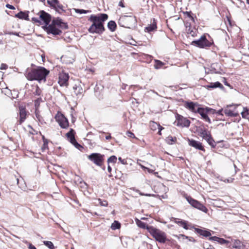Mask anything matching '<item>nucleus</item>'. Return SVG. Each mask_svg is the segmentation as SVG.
<instances>
[{"label": "nucleus", "instance_id": "1", "mask_svg": "<svg viewBox=\"0 0 249 249\" xmlns=\"http://www.w3.org/2000/svg\"><path fill=\"white\" fill-rule=\"evenodd\" d=\"M107 18L108 16L106 14L91 15L89 20L92 22V24L89 28V32L91 34H102L105 30L103 22L107 20Z\"/></svg>", "mask_w": 249, "mask_h": 249}, {"label": "nucleus", "instance_id": "2", "mask_svg": "<svg viewBox=\"0 0 249 249\" xmlns=\"http://www.w3.org/2000/svg\"><path fill=\"white\" fill-rule=\"evenodd\" d=\"M49 71L43 67H40L37 69H33L26 73V78L30 81L37 80L39 82L43 80L46 81V77Z\"/></svg>", "mask_w": 249, "mask_h": 249}, {"label": "nucleus", "instance_id": "3", "mask_svg": "<svg viewBox=\"0 0 249 249\" xmlns=\"http://www.w3.org/2000/svg\"><path fill=\"white\" fill-rule=\"evenodd\" d=\"M147 230L157 241L161 243H164L166 241V234L164 231L154 227H147Z\"/></svg>", "mask_w": 249, "mask_h": 249}, {"label": "nucleus", "instance_id": "4", "mask_svg": "<svg viewBox=\"0 0 249 249\" xmlns=\"http://www.w3.org/2000/svg\"><path fill=\"white\" fill-rule=\"evenodd\" d=\"M136 23L135 17L132 15L122 16L118 20V24L120 26L127 28H130Z\"/></svg>", "mask_w": 249, "mask_h": 249}, {"label": "nucleus", "instance_id": "5", "mask_svg": "<svg viewBox=\"0 0 249 249\" xmlns=\"http://www.w3.org/2000/svg\"><path fill=\"white\" fill-rule=\"evenodd\" d=\"M213 43V41H209L205 35H203L198 39L193 41L191 44L200 48L207 49Z\"/></svg>", "mask_w": 249, "mask_h": 249}, {"label": "nucleus", "instance_id": "6", "mask_svg": "<svg viewBox=\"0 0 249 249\" xmlns=\"http://www.w3.org/2000/svg\"><path fill=\"white\" fill-rule=\"evenodd\" d=\"M184 197L186 198L188 202L194 208H195L199 210H200L204 213H207L208 211L207 208L202 203L198 201L193 198L191 196H188L186 194L184 195Z\"/></svg>", "mask_w": 249, "mask_h": 249}, {"label": "nucleus", "instance_id": "7", "mask_svg": "<svg viewBox=\"0 0 249 249\" xmlns=\"http://www.w3.org/2000/svg\"><path fill=\"white\" fill-rule=\"evenodd\" d=\"M215 112V110L213 108L206 107L205 108L199 107L197 110V113H199L202 117L203 120H204L206 122H208L209 123L211 124V121L210 119L208 117L207 114L208 113H212L214 114Z\"/></svg>", "mask_w": 249, "mask_h": 249}, {"label": "nucleus", "instance_id": "8", "mask_svg": "<svg viewBox=\"0 0 249 249\" xmlns=\"http://www.w3.org/2000/svg\"><path fill=\"white\" fill-rule=\"evenodd\" d=\"M104 155L100 153H94L88 156V159L97 166H101L104 161Z\"/></svg>", "mask_w": 249, "mask_h": 249}, {"label": "nucleus", "instance_id": "9", "mask_svg": "<svg viewBox=\"0 0 249 249\" xmlns=\"http://www.w3.org/2000/svg\"><path fill=\"white\" fill-rule=\"evenodd\" d=\"M239 105H229L224 108V114L228 117H236L239 115V113L236 110V107Z\"/></svg>", "mask_w": 249, "mask_h": 249}, {"label": "nucleus", "instance_id": "10", "mask_svg": "<svg viewBox=\"0 0 249 249\" xmlns=\"http://www.w3.org/2000/svg\"><path fill=\"white\" fill-rule=\"evenodd\" d=\"M55 119L62 128L66 129L69 127V123L68 120L63 114H57Z\"/></svg>", "mask_w": 249, "mask_h": 249}, {"label": "nucleus", "instance_id": "11", "mask_svg": "<svg viewBox=\"0 0 249 249\" xmlns=\"http://www.w3.org/2000/svg\"><path fill=\"white\" fill-rule=\"evenodd\" d=\"M47 3L59 13L61 14L65 11L64 6L59 2L58 0H48Z\"/></svg>", "mask_w": 249, "mask_h": 249}, {"label": "nucleus", "instance_id": "12", "mask_svg": "<svg viewBox=\"0 0 249 249\" xmlns=\"http://www.w3.org/2000/svg\"><path fill=\"white\" fill-rule=\"evenodd\" d=\"M69 76L68 73L62 72L59 73L58 83L60 86H67Z\"/></svg>", "mask_w": 249, "mask_h": 249}, {"label": "nucleus", "instance_id": "13", "mask_svg": "<svg viewBox=\"0 0 249 249\" xmlns=\"http://www.w3.org/2000/svg\"><path fill=\"white\" fill-rule=\"evenodd\" d=\"M46 31L48 34H52L53 35H59L62 33V31L57 28L53 24L49 25L46 28Z\"/></svg>", "mask_w": 249, "mask_h": 249}, {"label": "nucleus", "instance_id": "14", "mask_svg": "<svg viewBox=\"0 0 249 249\" xmlns=\"http://www.w3.org/2000/svg\"><path fill=\"white\" fill-rule=\"evenodd\" d=\"M188 143L190 146H191L196 149L205 151V149L203 146L202 145V143L198 141H195L194 140L191 139L188 140Z\"/></svg>", "mask_w": 249, "mask_h": 249}, {"label": "nucleus", "instance_id": "15", "mask_svg": "<svg viewBox=\"0 0 249 249\" xmlns=\"http://www.w3.org/2000/svg\"><path fill=\"white\" fill-rule=\"evenodd\" d=\"M39 18L45 23L46 25H48L51 20V17L50 14L44 11L40 12Z\"/></svg>", "mask_w": 249, "mask_h": 249}, {"label": "nucleus", "instance_id": "16", "mask_svg": "<svg viewBox=\"0 0 249 249\" xmlns=\"http://www.w3.org/2000/svg\"><path fill=\"white\" fill-rule=\"evenodd\" d=\"M19 120L18 121V123L19 124H21L26 119L27 112L25 107L23 106H20L19 107Z\"/></svg>", "mask_w": 249, "mask_h": 249}, {"label": "nucleus", "instance_id": "17", "mask_svg": "<svg viewBox=\"0 0 249 249\" xmlns=\"http://www.w3.org/2000/svg\"><path fill=\"white\" fill-rule=\"evenodd\" d=\"M190 122L187 119L179 115L178 119V125L182 127H188L190 125Z\"/></svg>", "mask_w": 249, "mask_h": 249}, {"label": "nucleus", "instance_id": "18", "mask_svg": "<svg viewBox=\"0 0 249 249\" xmlns=\"http://www.w3.org/2000/svg\"><path fill=\"white\" fill-rule=\"evenodd\" d=\"M73 90L76 96L82 95L84 91L81 84L79 82L74 84L73 87Z\"/></svg>", "mask_w": 249, "mask_h": 249}, {"label": "nucleus", "instance_id": "19", "mask_svg": "<svg viewBox=\"0 0 249 249\" xmlns=\"http://www.w3.org/2000/svg\"><path fill=\"white\" fill-rule=\"evenodd\" d=\"M186 106L191 111L195 113L197 112V110L200 107H199V105L197 103H195L192 102H187L186 104Z\"/></svg>", "mask_w": 249, "mask_h": 249}, {"label": "nucleus", "instance_id": "20", "mask_svg": "<svg viewBox=\"0 0 249 249\" xmlns=\"http://www.w3.org/2000/svg\"><path fill=\"white\" fill-rule=\"evenodd\" d=\"M232 248L235 249H245V245L239 240H231Z\"/></svg>", "mask_w": 249, "mask_h": 249}, {"label": "nucleus", "instance_id": "21", "mask_svg": "<svg viewBox=\"0 0 249 249\" xmlns=\"http://www.w3.org/2000/svg\"><path fill=\"white\" fill-rule=\"evenodd\" d=\"M29 11L22 12L20 11L16 15V17L20 19H23L26 20H29Z\"/></svg>", "mask_w": 249, "mask_h": 249}, {"label": "nucleus", "instance_id": "22", "mask_svg": "<svg viewBox=\"0 0 249 249\" xmlns=\"http://www.w3.org/2000/svg\"><path fill=\"white\" fill-rule=\"evenodd\" d=\"M174 221L175 223L177 224L178 225H179L180 227H183L184 229H185L186 230H187L189 229V228L187 226V222L184 220L174 218Z\"/></svg>", "mask_w": 249, "mask_h": 249}, {"label": "nucleus", "instance_id": "23", "mask_svg": "<svg viewBox=\"0 0 249 249\" xmlns=\"http://www.w3.org/2000/svg\"><path fill=\"white\" fill-rule=\"evenodd\" d=\"M66 136L71 143L76 141L74 137V131L71 128L69 132L66 134Z\"/></svg>", "mask_w": 249, "mask_h": 249}, {"label": "nucleus", "instance_id": "24", "mask_svg": "<svg viewBox=\"0 0 249 249\" xmlns=\"http://www.w3.org/2000/svg\"><path fill=\"white\" fill-rule=\"evenodd\" d=\"M157 29L156 23L155 19H153V21L151 24L149 25L147 27H145V31L147 32H150L155 30Z\"/></svg>", "mask_w": 249, "mask_h": 249}, {"label": "nucleus", "instance_id": "25", "mask_svg": "<svg viewBox=\"0 0 249 249\" xmlns=\"http://www.w3.org/2000/svg\"><path fill=\"white\" fill-rule=\"evenodd\" d=\"M196 231L198 233L205 237H209L211 235V232L206 230L199 229H196Z\"/></svg>", "mask_w": 249, "mask_h": 249}, {"label": "nucleus", "instance_id": "26", "mask_svg": "<svg viewBox=\"0 0 249 249\" xmlns=\"http://www.w3.org/2000/svg\"><path fill=\"white\" fill-rule=\"evenodd\" d=\"M241 114L243 118L249 120V108L247 107H244Z\"/></svg>", "mask_w": 249, "mask_h": 249}, {"label": "nucleus", "instance_id": "27", "mask_svg": "<svg viewBox=\"0 0 249 249\" xmlns=\"http://www.w3.org/2000/svg\"><path fill=\"white\" fill-rule=\"evenodd\" d=\"M208 88L214 89L216 88H223V85L219 82H216L214 83H211L209 85H207Z\"/></svg>", "mask_w": 249, "mask_h": 249}, {"label": "nucleus", "instance_id": "28", "mask_svg": "<svg viewBox=\"0 0 249 249\" xmlns=\"http://www.w3.org/2000/svg\"><path fill=\"white\" fill-rule=\"evenodd\" d=\"M107 27L111 31H114L116 28V23L112 20L109 21L107 24Z\"/></svg>", "mask_w": 249, "mask_h": 249}, {"label": "nucleus", "instance_id": "29", "mask_svg": "<svg viewBox=\"0 0 249 249\" xmlns=\"http://www.w3.org/2000/svg\"><path fill=\"white\" fill-rule=\"evenodd\" d=\"M200 137H202L203 139L207 141L209 138H210L211 137V135L210 133L206 131V130L203 131L202 132L200 133Z\"/></svg>", "mask_w": 249, "mask_h": 249}, {"label": "nucleus", "instance_id": "30", "mask_svg": "<svg viewBox=\"0 0 249 249\" xmlns=\"http://www.w3.org/2000/svg\"><path fill=\"white\" fill-rule=\"evenodd\" d=\"M136 221L138 226L142 228L147 229V227H153V226H149L147 225L145 223L142 222L138 219L136 220Z\"/></svg>", "mask_w": 249, "mask_h": 249}, {"label": "nucleus", "instance_id": "31", "mask_svg": "<svg viewBox=\"0 0 249 249\" xmlns=\"http://www.w3.org/2000/svg\"><path fill=\"white\" fill-rule=\"evenodd\" d=\"M155 64L154 67L156 69H159L161 68L164 64V63L159 60H155Z\"/></svg>", "mask_w": 249, "mask_h": 249}, {"label": "nucleus", "instance_id": "32", "mask_svg": "<svg viewBox=\"0 0 249 249\" xmlns=\"http://www.w3.org/2000/svg\"><path fill=\"white\" fill-rule=\"evenodd\" d=\"M176 141L177 138L172 136H168L166 139V142L169 144H172L173 143L175 142Z\"/></svg>", "mask_w": 249, "mask_h": 249}, {"label": "nucleus", "instance_id": "33", "mask_svg": "<svg viewBox=\"0 0 249 249\" xmlns=\"http://www.w3.org/2000/svg\"><path fill=\"white\" fill-rule=\"evenodd\" d=\"M120 227H121L120 223L117 221H114V222L112 224V225L111 226V228L112 230H115L120 229Z\"/></svg>", "mask_w": 249, "mask_h": 249}, {"label": "nucleus", "instance_id": "34", "mask_svg": "<svg viewBox=\"0 0 249 249\" xmlns=\"http://www.w3.org/2000/svg\"><path fill=\"white\" fill-rule=\"evenodd\" d=\"M206 141L209 143V144L213 148H214L215 147V142L213 138L212 137V136L210 138H209V139H208Z\"/></svg>", "mask_w": 249, "mask_h": 249}, {"label": "nucleus", "instance_id": "35", "mask_svg": "<svg viewBox=\"0 0 249 249\" xmlns=\"http://www.w3.org/2000/svg\"><path fill=\"white\" fill-rule=\"evenodd\" d=\"M44 244L48 247L50 249H53L54 248L53 244V243L51 241H43Z\"/></svg>", "mask_w": 249, "mask_h": 249}, {"label": "nucleus", "instance_id": "36", "mask_svg": "<svg viewBox=\"0 0 249 249\" xmlns=\"http://www.w3.org/2000/svg\"><path fill=\"white\" fill-rule=\"evenodd\" d=\"M117 161V158L115 156H111L107 159V162L109 164V163H116Z\"/></svg>", "mask_w": 249, "mask_h": 249}, {"label": "nucleus", "instance_id": "37", "mask_svg": "<svg viewBox=\"0 0 249 249\" xmlns=\"http://www.w3.org/2000/svg\"><path fill=\"white\" fill-rule=\"evenodd\" d=\"M63 23L62 20L60 18H57L53 20L52 24H53L54 25L61 26V24Z\"/></svg>", "mask_w": 249, "mask_h": 249}, {"label": "nucleus", "instance_id": "38", "mask_svg": "<svg viewBox=\"0 0 249 249\" xmlns=\"http://www.w3.org/2000/svg\"><path fill=\"white\" fill-rule=\"evenodd\" d=\"M184 14L187 17H188L192 22H195L194 18L192 16V12L191 11H190V12H185L184 13Z\"/></svg>", "mask_w": 249, "mask_h": 249}, {"label": "nucleus", "instance_id": "39", "mask_svg": "<svg viewBox=\"0 0 249 249\" xmlns=\"http://www.w3.org/2000/svg\"><path fill=\"white\" fill-rule=\"evenodd\" d=\"M74 10L76 13H79V14H87L90 11L89 10H85L83 9H74Z\"/></svg>", "mask_w": 249, "mask_h": 249}, {"label": "nucleus", "instance_id": "40", "mask_svg": "<svg viewBox=\"0 0 249 249\" xmlns=\"http://www.w3.org/2000/svg\"><path fill=\"white\" fill-rule=\"evenodd\" d=\"M236 4L237 6L241 9H243L246 7L244 2L240 0H238V2Z\"/></svg>", "mask_w": 249, "mask_h": 249}, {"label": "nucleus", "instance_id": "41", "mask_svg": "<svg viewBox=\"0 0 249 249\" xmlns=\"http://www.w3.org/2000/svg\"><path fill=\"white\" fill-rule=\"evenodd\" d=\"M41 92V89H39L38 86H36V89L35 91H34V94L36 95H40Z\"/></svg>", "mask_w": 249, "mask_h": 249}, {"label": "nucleus", "instance_id": "42", "mask_svg": "<svg viewBox=\"0 0 249 249\" xmlns=\"http://www.w3.org/2000/svg\"><path fill=\"white\" fill-rule=\"evenodd\" d=\"M218 242L220 244L228 245L230 243V241L228 240H225L223 238H220L219 239V240L218 241Z\"/></svg>", "mask_w": 249, "mask_h": 249}, {"label": "nucleus", "instance_id": "43", "mask_svg": "<svg viewBox=\"0 0 249 249\" xmlns=\"http://www.w3.org/2000/svg\"><path fill=\"white\" fill-rule=\"evenodd\" d=\"M155 125H156L158 127V128H159V132H158V134L159 135H161V131L164 128L163 127H162L161 126H160L159 124H158L157 123H153Z\"/></svg>", "mask_w": 249, "mask_h": 249}, {"label": "nucleus", "instance_id": "44", "mask_svg": "<svg viewBox=\"0 0 249 249\" xmlns=\"http://www.w3.org/2000/svg\"><path fill=\"white\" fill-rule=\"evenodd\" d=\"M126 134L128 137L133 138H135L134 134L130 131H127L126 132Z\"/></svg>", "mask_w": 249, "mask_h": 249}, {"label": "nucleus", "instance_id": "45", "mask_svg": "<svg viewBox=\"0 0 249 249\" xmlns=\"http://www.w3.org/2000/svg\"><path fill=\"white\" fill-rule=\"evenodd\" d=\"M72 144L77 149H79L80 147H82L81 145L79 144L76 141H75Z\"/></svg>", "mask_w": 249, "mask_h": 249}, {"label": "nucleus", "instance_id": "46", "mask_svg": "<svg viewBox=\"0 0 249 249\" xmlns=\"http://www.w3.org/2000/svg\"><path fill=\"white\" fill-rule=\"evenodd\" d=\"M181 236L183 237V238L188 239L190 242H195V240L193 237L186 236L183 234L181 235Z\"/></svg>", "mask_w": 249, "mask_h": 249}, {"label": "nucleus", "instance_id": "47", "mask_svg": "<svg viewBox=\"0 0 249 249\" xmlns=\"http://www.w3.org/2000/svg\"><path fill=\"white\" fill-rule=\"evenodd\" d=\"M223 112H224V108H222L221 109H219L217 111L215 110V112H214V113H216L219 115L223 116Z\"/></svg>", "mask_w": 249, "mask_h": 249}, {"label": "nucleus", "instance_id": "48", "mask_svg": "<svg viewBox=\"0 0 249 249\" xmlns=\"http://www.w3.org/2000/svg\"><path fill=\"white\" fill-rule=\"evenodd\" d=\"M99 200L100 201V204L101 206H107L108 204L106 200L102 201L100 199H99Z\"/></svg>", "mask_w": 249, "mask_h": 249}, {"label": "nucleus", "instance_id": "49", "mask_svg": "<svg viewBox=\"0 0 249 249\" xmlns=\"http://www.w3.org/2000/svg\"><path fill=\"white\" fill-rule=\"evenodd\" d=\"M219 238H220L219 237H218L217 236H213V237H210L209 240L218 242V241L219 240Z\"/></svg>", "mask_w": 249, "mask_h": 249}, {"label": "nucleus", "instance_id": "50", "mask_svg": "<svg viewBox=\"0 0 249 249\" xmlns=\"http://www.w3.org/2000/svg\"><path fill=\"white\" fill-rule=\"evenodd\" d=\"M118 160H119V161H120L121 162L122 164H127V162H126V160H125V159H122L121 157H119L118 158Z\"/></svg>", "mask_w": 249, "mask_h": 249}, {"label": "nucleus", "instance_id": "51", "mask_svg": "<svg viewBox=\"0 0 249 249\" xmlns=\"http://www.w3.org/2000/svg\"><path fill=\"white\" fill-rule=\"evenodd\" d=\"M40 99H37L35 101V106L37 107L39 106Z\"/></svg>", "mask_w": 249, "mask_h": 249}, {"label": "nucleus", "instance_id": "52", "mask_svg": "<svg viewBox=\"0 0 249 249\" xmlns=\"http://www.w3.org/2000/svg\"><path fill=\"white\" fill-rule=\"evenodd\" d=\"M7 68V65L5 64H1L0 69V70H5Z\"/></svg>", "mask_w": 249, "mask_h": 249}, {"label": "nucleus", "instance_id": "53", "mask_svg": "<svg viewBox=\"0 0 249 249\" xmlns=\"http://www.w3.org/2000/svg\"><path fill=\"white\" fill-rule=\"evenodd\" d=\"M191 36L195 37L196 36V31L192 30L189 33Z\"/></svg>", "mask_w": 249, "mask_h": 249}, {"label": "nucleus", "instance_id": "54", "mask_svg": "<svg viewBox=\"0 0 249 249\" xmlns=\"http://www.w3.org/2000/svg\"><path fill=\"white\" fill-rule=\"evenodd\" d=\"M6 7L10 9H11V10H14L15 9V8L14 6L12 5H10L9 4H7L6 5Z\"/></svg>", "mask_w": 249, "mask_h": 249}, {"label": "nucleus", "instance_id": "55", "mask_svg": "<svg viewBox=\"0 0 249 249\" xmlns=\"http://www.w3.org/2000/svg\"><path fill=\"white\" fill-rule=\"evenodd\" d=\"M119 5L122 7H124V3H123V0H121L119 3Z\"/></svg>", "mask_w": 249, "mask_h": 249}, {"label": "nucleus", "instance_id": "56", "mask_svg": "<svg viewBox=\"0 0 249 249\" xmlns=\"http://www.w3.org/2000/svg\"><path fill=\"white\" fill-rule=\"evenodd\" d=\"M32 20L34 21L35 22H39V20L36 18H32Z\"/></svg>", "mask_w": 249, "mask_h": 249}, {"label": "nucleus", "instance_id": "57", "mask_svg": "<svg viewBox=\"0 0 249 249\" xmlns=\"http://www.w3.org/2000/svg\"><path fill=\"white\" fill-rule=\"evenodd\" d=\"M29 249H36V248L32 245L31 244H30L29 246Z\"/></svg>", "mask_w": 249, "mask_h": 249}, {"label": "nucleus", "instance_id": "58", "mask_svg": "<svg viewBox=\"0 0 249 249\" xmlns=\"http://www.w3.org/2000/svg\"><path fill=\"white\" fill-rule=\"evenodd\" d=\"M47 145H48V143H47V142H44V144H43V147H42V149L43 150H44V149H45V148L47 146Z\"/></svg>", "mask_w": 249, "mask_h": 249}, {"label": "nucleus", "instance_id": "59", "mask_svg": "<svg viewBox=\"0 0 249 249\" xmlns=\"http://www.w3.org/2000/svg\"><path fill=\"white\" fill-rule=\"evenodd\" d=\"M111 170H112V169H111V167H110V166L108 164V166H107V171L109 173H111Z\"/></svg>", "mask_w": 249, "mask_h": 249}, {"label": "nucleus", "instance_id": "60", "mask_svg": "<svg viewBox=\"0 0 249 249\" xmlns=\"http://www.w3.org/2000/svg\"><path fill=\"white\" fill-rule=\"evenodd\" d=\"M111 138V137L110 135H109L108 136H107L106 137V139L107 140H109V139H110Z\"/></svg>", "mask_w": 249, "mask_h": 249}, {"label": "nucleus", "instance_id": "61", "mask_svg": "<svg viewBox=\"0 0 249 249\" xmlns=\"http://www.w3.org/2000/svg\"><path fill=\"white\" fill-rule=\"evenodd\" d=\"M8 34L9 35H16V36H18V33H8Z\"/></svg>", "mask_w": 249, "mask_h": 249}, {"label": "nucleus", "instance_id": "62", "mask_svg": "<svg viewBox=\"0 0 249 249\" xmlns=\"http://www.w3.org/2000/svg\"><path fill=\"white\" fill-rule=\"evenodd\" d=\"M207 249H215L213 246L209 245V247L207 248Z\"/></svg>", "mask_w": 249, "mask_h": 249}, {"label": "nucleus", "instance_id": "63", "mask_svg": "<svg viewBox=\"0 0 249 249\" xmlns=\"http://www.w3.org/2000/svg\"><path fill=\"white\" fill-rule=\"evenodd\" d=\"M36 116L37 118V119H38V120L40 121V119H39V116L38 115V114H37V113H36Z\"/></svg>", "mask_w": 249, "mask_h": 249}, {"label": "nucleus", "instance_id": "64", "mask_svg": "<svg viewBox=\"0 0 249 249\" xmlns=\"http://www.w3.org/2000/svg\"><path fill=\"white\" fill-rule=\"evenodd\" d=\"M140 194H141V195H142V196H150V195H149V194H146V195H144V194H142V193H141Z\"/></svg>", "mask_w": 249, "mask_h": 249}]
</instances>
